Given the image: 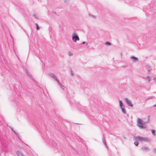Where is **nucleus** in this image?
Masks as SVG:
<instances>
[{"instance_id": "obj_28", "label": "nucleus", "mask_w": 156, "mask_h": 156, "mask_svg": "<svg viewBox=\"0 0 156 156\" xmlns=\"http://www.w3.org/2000/svg\"><path fill=\"white\" fill-rule=\"evenodd\" d=\"M76 124H79V123H76Z\"/></svg>"}, {"instance_id": "obj_5", "label": "nucleus", "mask_w": 156, "mask_h": 156, "mask_svg": "<svg viewBox=\"0 0 156 156\" xmlns=\"http://www.w3.org/2000/svg\"><path fill=\"white\" fill-rule=\"evenodd\" d=\"M125 100L126 104L129 107H133V105L130 101L127 98H126Z\"/></svg>"}, {"instance_id": "obj_7", "label": "nucleus", "mask_w": 156, "mask_h": 156, "mask_svg": "<svg viewBox=\"0 0 156 156\" xmlns=\"http://www.w3.org/2000/svg\"><path fill=\"white\" fill-rule=\"evenodd\" d=\"M50 76L51 77L54 78L57 82H58L59 80L57 79L56 76L55 74L53 73H51L50 74Z\"/></svg>"}, {"instance_id": "obj_24", "label": "nucleus", "mask_w": 156, "mask_h": 156, "mask_svg": "<svg viewBox=\"0 0 156 156\" xmlns=\"http://www.w3.org/2000/svg\"><path fill=\"white\" fill-rule=\"evenodd\" d=\"M86 44H87V43L86 42H82V44H86Z\"/></svg>"}, {"instance_id": "obj_6", "label": "nucleus", "mask_w": 156, "mask_h": 156, "mask_svg": "<svg viewBox=\"0 0 156 156\" xmlns=\"http://www.w3.org/2000/svg\"><path fill=\"white\" fill-rule=\"evenodd\" d=\"M130 58L132 60V61L134 62H137L139 61V59L138 58L133 56H131Z\"/></svg>"}, {"instance_id": "obj_23", "label": "nucleus", "mask_w": 156, "mask_h": 156, "mask_svg": "<svg viewBox=\"0 0 156 156\" xmlns=\"http://www.w3.org/2000/svg\"><path fill=\"white\" fill-rule=\"evenodd\" d=\"M10 129H11V130L13 131H14V130L13 129H12V128L11 127H10Z\"/></svg>"}, {"instance_id": "obj_15", "label": "nucleus", "mask_w": 156, "mask_h": 156, "mask_svg": "<svg viewBox=\"0 0 156 156\" xmlns=\"http://www.w3.org/2000/svg\"><path fill=\"white\" fill-rule=\"evenodd\" d=\"M68 55L69 56H71L73 55V54L71 52L69 51L68 52Z\"/></svg>"}, {"instance_id": "obj_30", "label": "nucleus", "mask_w": 156, "mask_h": 156, "mask_svg": "<svg viewBox=\"0 0 156 156\" xmlns=\"http://www.w3.org/2000/svg\"><path fill=\"white\" fill-rule=\"evenodd\" d=\"M123 67H125V66H123Z\"/></svg>"}, {"instance_id": "obj_3", "label": "nucleus", "mask_w": 156, "mask_h": 156, "mask_svg": "<svg viewBox=\"0 0 156 156\" xmlns=\"http://www.w3.org/2000/svg\"><path fill=\"white\" fill-rule=\"evenodd\" d=\"M72 38L73 41L75 42H76L77 41H79L80 39L78 36L75 33L73 34Z\"/></svg>"}, {"instance_id": "obj_22", "label": "nucleus", "mask_w": 156, "mask_h": 156, "mask_svg": "<svg viewBox=\"0 0 156 156\" xmlns=\"http://www.w3.org/2000/svg\"><path fill=\"white\" fill-rule=\"evenodd\" d=\"M14 133H15V134L16 135V136H17V133H16V132L14 130L13 131Z\"/></svg>"}, {"instance_id": "obj_10", "label": "nucleus", "mask_w": 156, "mask_h": 156, "mask_svg": "<svg viewBox=\"0 0 156 156\" xmlns=\"http://www.w3.org/2000/svg\"><path fill=\"white\" fill-rule=\"evenodd\" d=\"M102 141H103V142L104 144H105V145L106 147H108L107 146L106 144V142L105 140V136L104 135H103V137L102 138Z\"/></svg>"}, {"instance_id": "obj_16", "label": "nucleus", "mask_w": 156, "mask_h": 156, "mask_svg": "<svg viewBox=\"0 0 156 156\" xmlns=\"http://www.w3.org/2000/svg\"><path fill=\"white\" fill-rule=\"evenodd\" d=\"M134 144L136 146H137L139 144V143L138 142L135 141L134 142Z\"/></svg>"}, {"instance_id": "obj_4", "label": "nucleus", "mask_w": 156, "mask_h": 156, "mask_svg": "<svg viewBox=\"0 0 156 156\" xmlns=\"http://www.w3.org/2000/svg\"><path fill=\"white\" fill-rule=\"evenodd\" d=\"M119 106L122 110V112L124 114H125L126 113V111L124 108V106L123 104L122 101L121 100L119 101Z\"/></svg>"}, {"instance_id": "obj_9", "label": "nucleus", "mask_w": 156, "mask_h": 156, "mask_svg": "<svg viewBox=\"0 0 156 156\" xmlns=\"http://www.w3.org/2000/svg\"><path fill=\"white\" fill-rule=\"evenodd\" d=\"M16 153L18 156H24L23 154L19 151H17Z\"/></svg>"}, {"instance_id": "obj_21", "label": "nucleus", "mask_w": 156, "mask_h": 156, "mask_svg": "<svg viewBox=\"0 0 156 156\" xmlns=\"http://www.w3.org/2000/svg\"><path fill=\"white\" fill-rule=\"evenodd\" d=\"M71 75L73 76V73L72 71V70H71Z\"/></svg>"}, {"instance_id": "obj_18", "label": "nucleus", "mask_w": 156, "mask_h": 156, "mask_svg": "<svg viewBox=\"0 0 156 156\" xmlns=\"http://www.w3.org/2000/svg\"><path fill=\"white\" fill-rule=\"evenodd\" d=\"M142 149L143 150H146V147H142Z\"/></svg>"}, {"instance_id": "obj_14", "label": "nucleus", "mask_w": 156, "mask_h": 156, "mask_svg": "<svg viewBox=\"0 0 156 156\" xmlns=\"http://www.w3.org/2000/svg\"><path fill=\"white\" fill-rule=\"evenodd\" d=\"M35 25H36V29L37 30H39V27L38 25V24L37 23H35Z\"/></svg>"}, {"instance_id": "obj_19", "label": "nucleus", "mask_w": 156, "mask_h": 156, "mask_svg": "<svg viewBox=\"0 0 156 156\" xmlns=\"http://www.w3.org/2000/svg\"><path fill=\"white\" fill-rule=\"evenodd\" d=\"M33 16L36 19H38V18H37V15L35 14H34L33 15Z\"/></svg>"}, {"instance_id": "obj_26", "label": "nucleus", "mask_w": 156, "mask_h": 156, "mask_svg": "<svg viewBox=\"0 0 156 156\" xmlns=\"http://www.w3.org/2000/svg\"><path fill=\"white\" fill-rule=\"evenodd\" d=\"M89 15H90V16H93V17H94V16L90 15V14H89Z\"/></svg>"}, {"instance_id": "obj_29", "label": "nucleus", "mask_w": 156, "mask_h": 156, "mask_svg": "<svg viewBox=\"0 0 156 156\" xmlns=\"http://www.w3.org/2000/svg\"><path fill=\"white\" fill-rule=\"evenodd\" d=\"M155 153H156V149L155 150Z\"/></svg>"}, {"instance_id": "obj_13", "label": "nucleus", "mask_w": 156, "mask_h": 156, "mask_svg": "<svg viewBox=\"0 0 156 156\" xmlns=\"http://www.w3.org/2000/svg\"><path fill=\"white\" fill-rule=\"evenodd\" d=\"M105 44L106 45H111V44L109 42L106 41L105 42Z\"/></svg>"}, {"instance_id": "obj_2", "label": "nucleus", "mask_w": 156, "mask_h": 156, "mask_svg": "<svg viewBox=\"0 0 156 156\" xmlns=\"http://www.w3.org/2000/svg\"><path fill=\"white\" fill-rule=\"evenodd\" d=\"M137 125L140 128L143 129L145 128L144 124L143 122L141 119L138 118L137 120Z\"/></svg>"}, {"instance_id": "obj_1", "label": "nucleus", "mask_w": 156, "mask_h": 156, "mask_svg": "<svg viewBox=\"0 0 156 156\" xmlns=\"http://www.w3.org/2000/svg\"><path fill=\"white\" fill-rule=\"evenodd\" d=\"M134 140L136 141H138L141 142H146V138L140 136H134Z\"/></svg>"}, {"instance_id": "obj_12", "label": "nucleus", "mask_w": 156, "mask_h": 156, "mask_svg": "<svg viewBox=\"0 0 156 156\" xmlns=\"http://www.w3.org/2000/svg\"><path fill=\"white\" fill-rule=\"evenodd\" d=\"M58 84L60 86L61 88H62L63 90H64V86L62 85L58 81Z\"/></svg>"}, {"instance_id": "obj_17", "label": "nucleus", "mask_w": 156, "mask_h": 156, "mask_svg": "<svg viewBox=\"0 0 156 156\" xmlns=\"http://www.w3.org/2000/svg\"><path fill=\"white\" fill-rule=\"evenodd\" d=\"M151 132H152L153 134L154 135H155V130H153V129H152V130H151Z\"/></svg>"}, {"instance_id": "obj_27", "label": "nucleus", "mask_w": 156, "mask_h": 156, "mask_svg": "<svg viewBox=\"0 0 156 156\" xmlns=\"http://www.w3.org/2000/svg\"><path fill=\"white\" fill-rule=\"evenodd\" d=\"M133 19H136V18H135V17H134V18H133Z\"/></svg>"}, {"instance_id": "obj_8", "label": "nucleus", "mask_w": 156, "mask_h": 156, "mask_svg": "<svg viewBox=\"0 0 156 156\" xmlns=\"http://www.w3.org/2000/svg\"><path fill=\"white\" fill-rule=\"evenodd\" d=\"M48 144L53 146H55L56 145V144L55 143V141L51 140H50L48 142Z\"/></svg>"}, {"instance_id": "obj_25", "label": "nucleus", "mask_w": 156, "mask_h": 156, "mask_svg": "<svg viewBox=\"0 0 156 156\" xmlns=\"http://www.w3.org/2000/svg\"><path fill=\"white\" fill-rule=\"evenodd\" d=\"M144 12H145L146 11V9H144Z\"/></svg>"}, {"instance_id": "obj_20", "label": "nucleus", "mask_w": 156, "mask_h": 156, "mask_svg": "<svg viewBox=\"0 0 156 156\" xmlns=\"http://www.w3.org/2000/svg\"><path fill=\"white\" fill-rule=\"evenodd\" d=\"M150 80V78L149 77H147V80L148 81H149Z\"/></svg>"}, {"instance_id": "obj_11", "label": "nucleus", "mask_w": 156, "mask_h": 156, "mask_svg": "<svg viewBox=\"0 0 156 156\" xmlns=\"http://www.w3.org/2000/svg\"><path fill=\"white\" fill-rule=\"evenodd\" d=\"M26 73L30 78H31V79H32L33 80V79H32V76H31V73H29L27 70H26Z\"/></svg>"}]
</instances>
